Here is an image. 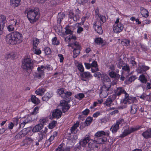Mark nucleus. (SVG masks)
I'll return each instance as SVG.
<instances>
[{
  "mask_svg": "<svg viewBox=\"0 0 151 151\" xmlns=\"http://www.w3.org/2000/svg\"><path fill=\"white\" fill-rule=\"evenodd\" d=\"M5 39L7 44L13 45L21 43L23 40V38L22 34L15 31L7 35Z\"/></svg>",
  "mask_w": 151,
  "mask_h": 151,
  "instance_id": "f257e3e1",
  "label": "nucleus"
},
{
  "mask_svg": "<svg viewBox=\"0 0 151 151\" xmlns=\"http://www.w3.org/2000/svg\"><path fill=\"white\" fill-rule=\"evenodd\" d=\"M25 14H27L28 19L31 23H34L37 21L40 18V13L39 11L35 9H26L24 12Z\"/></svg>",
  "mask_w": 151,
  "mask_h": 151,
  "instance_id": "f03ea898",
  "label": "nucleus"
},
{
  "mask_svg": "<svg viewBox=\"0 0 151 151\" xmlns=\"http://www.w3.org/2000/svg\"><path fill=\"white\" fill-rule=\"evenodd\" d=\"M33 63L30 58H25L22 61L21 67L25 70L31 71L33 69Z\"/></svg>",
  "mask_w": 151,
  "mask_h": 151,
  "instance_id": "7ed1b4c3",
  "label": "nucleus"
},
{
  "mask_svg": "<svg viewBox=\"0 0 151 151\" xmlns=\"http://www.w3.org/2000/svg\"><path fill=\"white\" fill-rule=\"evenodd\" d=\"M129 126L128 127V129H124L123 132L121 134L119 137L121 138H124L129 134H130L135 131H137L141 128V127L139 125L136 126L134 127H131L129 129Z\"/></svg>",
  "mask_w": 151,
  "mask_h": 151,
  "instance_id": "20e7f679",
  "label": "nucleus"
},
{
  "mask_svg": "<svg viewBox=\"0 0 151 151\" xmlns=\"http://www.w3.org/2000/svg\"><path fill=\"white\" fill-rule=\"evenodd\" d=\"M81 46L79 43L77 42H76L74 43L73 46L72 47V48L73 49V58H76L80 54L81 51Z\"/></svg>",
  "mask_w": 151,
  "mask_h": 151,
  "instance_id": "39448f33",
  "label": "nucleus"
},
{
  "mask_svg": "<svg viewBox=\"0 0 151 151\" xmlns=\"http://www.w3.org/2000/svg\"><path fill=\"white\" fill-rule=\"evenodd\" d=\"M60 105L61 107L62 111L64 113L68 111L70 107V105L68 104V102L65 100L61 101Z\"/></svg>",
  "mask_w": 151,
  "mask_h": 151,
  "instance_id": "423d86ee",
  "label": "nucleus"
},
{
  "mask_svg": "<svg viewBox=\"0 0 151 151\" xmlns=\"http://www.w3.org/2000/svg\"><path fill=\"white\" fill-rule=\"evenodd\" d=\"M115 99V96L114 95L109 96L105 102L104 103V104L107 106L110 107L114 105L113 102Z\"/></svg>",
  "mask_w": 151,
  "mask_h": 151,
  "instance_id": "0eeeda50",
  "label": "nucleus"
},
{
  "mask_svg": "<svg viewBox=\"0 0 151 151\" xmlns=\"http://www.w3.org/2000/svg\"><path fill=\"white\" fill-rule=\"evenodd\" d=\"M81 80L83 81H86L93 77L92 75L88 72H85L80 74Z\"/></svg>",
  "mask_w": 151,
  "mask_h": 151,
  "instance_id": "6e6552de",
  "label": "nucleus"
},
{
  "mask_svg": "<svg viewBox=\"0 0 151 151\" xmlns=\"http://www.w3.org/2000/svg\"><path fill=\"white\" fill-rule=\"evenodd\" d=\"M113 29L115 33H118L123 30L124 25L121 23H119L118 24H114L113 26Z\"/></svg>",
  "mask_w": 151,
  "mask_h": 151,
  "instance_id": "1a4fd4ad",
  "label": "nucleus"
},
{
  "mask_svg": "<svg viewBox=\"0 0 151 151\" xmlns=\"http://www.w3.org/2000/svg\"><path fill=\"white\" fill-rule=\"evenodd\" d=\"M18 22L16 19H13L11 21V22L7 26V28L9 32H12L14 30L15 27L16 25H18Z\"/></svg>",
  "mask_w": 151,
  "mask_h": 151,
  "instance_id": "9d476101",
  "label": "nucleus"
},
{
  "mask_svg": "<svg viewBox=\"0 0 151 151\" xmlns=\"http://www.w3.org/2000/svg\"><path fill=\"white\" fill-rule=\"evenodd\" d=\"M115 93L112 95L115 96V99L116 98L117 96H119L122 93H125L126 92V91L122 87H117L115 88L114 90Z\"/></svg>",
  "mask_w": 151,
  "mask_h": 151,
  "instance_id": "9b49d317",
  "label": "nucleus"
},
{
  "mask_svg": "<svg viewBox=\"0 0 151 151\" xmlns=\"http://www.w3.org/2000/svg\"><path fill=\"white\" fill-rule=\"evenodd\" d=\"M99 22H95L93 24V28L96 31L99 35L102 34L103 31L101 27V25L99 24Z\"/></svg>",
  "mask_w": 151,
  "mask_h": 151,
  "instance_id": "f8f14e48",
  "label": "nucleus"
},
{
  "mask_svg": "<svg viewBox=\"0 0 151 151\" xmlns=\"http://www.w3.org/2000/svg\"><path fill=\"white\" fill-rule=\"evenodd\" d=\"M28 133V131H27V128L23 129L16 135L15 137V138L17 139H21L25 136Z\"/></svg>",
  "mask_w": 151,
  "mask_h": 151,
  "instance_id": "ddd939ff",
  "label": "nucleus"
},
{
  "mask_svg": "<svg viewBox=\"0 0 151 151\" xmlns=\"http://www.w3.org/2000/svg\"><path fill=\"white\" fill-rule=\"evenodd\" d=\"M90 139L91 138L90 136L87 135L83 138L80 141V144L81 146L84 147L89 141Z\"/></svg>",
  "mask_w": 151,
  "mask_h": 151,
  "instance_id": "4468645a",
  "label": "nucleus"
},
{
  "mask_svg": "<svg viewBox=\"0 0 151 151\" xmlns=\"http://www.w3.org/2000/svg\"><path fill=\"white\" fill-rule=\"evenodd\" d=\"M35 120V119L32 118L31 116L29 115L24 119L23 122L19 124V128H23L26 124L32 122Z\"/></svg>",
  "mask_w": 151,
  "mask_h": 151,
  "instance_id": "2eb2a0df",
  "label": "nucleus"
},
{
  "mask_svg": "<svg viewBox=\"0 0 151 151\" xmlns=\"http://www.w3.org/2000/svg\"><path fill=\"white\" fill-rule=\"evenodd\" d=\"M65 144L63 143L60 144L55 151H70V148L68 147H63Z\"/></svg>",
  "mask_w": 151,
  "mask_h": 151,
  "instance_id": "dca6fc26",
  "label": "nucleus"
},
{
  "mask_svg": "<svg viewBox=\"0 0 151 151\" xmlns=\"http://www.w3.org/2000/svg\"><path fill=\"white\" fill-rule=\"evenodd\" d=\"M125 97L122 100V102L125 104H129L133 101L132 98L130 96L129 94L126 92L124 93Z\"/></svg>",
  "mask_w": 151,
  "mask_h": 151,
  "instance_id": "f3484780",
  "label": "nucleus"
},
{
  "mask_svg": "<svg viewBox=\"0 0 151 151\" xmlns=\"http://www.w3.org/2000/svg\"><path fill=\"white\" fill-rule=\"evenodd\" d=\"M109 132L108 131L106 132L103 131H100L97 132L96 133L95 136L99 138L102 137V136H109Z\"/></svg>",
  "mask_w": 151,
  "mask_h": 151,
  "instance_id": "a211bd4d",
  "label": "nucleus"
},
{
  "mask_svg": "<svg viewBox=\"0 0 151 151\" xmlns=\"http://www.w3.org/2000/svg\"><path fill=\"white\" fill-rule=\"evenodd\" d=\"M79 122L77 121L76 123L74 124L73 126L70 129L71 132L72 134H76L77 133L78 129L77 128L79 125Z\"/></svg>",
  "mask_w": 151,
  "mask_h": 151,
  "instance_id": "6ab92c4d",
  "label": "nucleus"
},
{
  "mask_svg": "<svg viewBox=\"0 0 151 151\" xmlns=\"http://www.w3.org/2000/svg\"><path fill=\"white\" fill-rule=\"evenodd\" d=\"M142 135L145 139H147L151 138V130H147L142 133Z\"/></svg>",
  "mask_w": 151,
  "mask_h": 151,
  "instance_id": "aec40b11",
  "label": "nucleus"
},
{
  "mask_svg": "<svg viewBox=\"0 0 151 151\" xmlns=\"http://www.w3.org/2000/svg\"><path fill=\"white\" fill-rule=\"evenodd\" d=\"M61 111L60 110L57 109L53 112L52 116L53 117L59 118L61 117Z\"/></svg>",
  "mask_w": 151,
  "mask_h": 151,
  "instance_id": "412c9836",
  "label": "nucleus"
},
{
  "mask_svg": "<svg viewBox=\"0 0 151 151\" xmlns=\"http://www.w3.org/2000/svg\"><path fill=\"white\" fill-rule=\"evenodd\" d=\"M46 91L44 88L40 87L35 91V93L38 95L42 96Z\"/></svg>",
  "mask_w": 151,
  "mask_h": 151,
  "instance_id": "4be33fe9",
  "label": "nucleus"
},
{
  "mask_svg": "<svg viewBox=\"0 0 151 151\" xmlns=\"http://www.w3.org/2000/svg\"><path fill=\"white\" fill-rule=\"evenodd\" d=\"M107 136H102V137L98 138L97 139V142L98 143L104 144L107 141Z\"/></svg>",
  "mask_w": 151,
  "mask_h": 151,
  "instance_id": "5701e85b",
  "label": "nucleus"
},
{
  "mask_svg": "<svg viewBox=\"0 0 151 151\" xmlns=\"http://www.w3.org/2000/svg\"><path fill=\"white\" fill-rule=\"evenodd\" d=\"M33 141V140L32 138L29 137H26L23 141L24 145H32Z\"/></svg>",
  "mask_w": 151,
  "mask_h": 151,
  "instance_id": "b1692460",
  "label": "nucleus"
},
{
  "mask_svg": "<svg viewBox=\"0 0 151 151\" xmlns=\"http://www.w3.org/2000/svg\"><path fill=\"white\" fill-rule=\"evenodd\" d=\"M44 72L43 70H37V71L35 73V77L39 79L41 78L44 75Z\"/></svg>",
  "mask_w": 151,
  "mask_h": 151,
  "instance_id": "393cba45",
  "label": "nucleus"
},
{
  "mask_svg": "<svg viewBox=\"0 0 151 151\" xmlns=\"http://www.w3.org/2000/svg\"><path fill=\"white\" fill-rule=\"evenodd\" d=\"M138 109V107L137 105L134 104H132L130 107L131 114H134Z\"/></svg>",
  "mask_w": 151,
  "mask_h": 151,
  "instance_id": "a878e982",
  "label": "nucleus"
},
{
  "mask_svg": "<svg viewBox=\"0 0 151 151\" xmlns=\"http://www.w3.org/2000/svg\"><path fill=\"white\" fill-rule=\"evenodd\" d=\"M140 13L142 16L145 18H147L149 16L148 11L143 8H141Z\"/></svg>",
  "mask_w": 151,
  "mask_h": 151,
  "instance_id": "bb28decb",
  "label": "nucleus"
},
{
  "mask_svg": "<svg viewBox=\"0 0 151 151\" xmlns=\"http://www.w3.org/2000/svg\"><path fill=\"white\" fill-rule=\"evenodd\" d=\"M122 69L123 72H126L129 74L130 71V69L129 65L127 63H125L122 67Z\"/></svg>",
  "mask_w": 151,
  "mask_h": 151,
  "instance_id": "cd10ccee",
  "label": "nucleus"
},
{
  "mask_svg": "<svg viewBox=\"0 0 151 151\" xmlns=\"http://www.w3.org/2000/svg\"><path fill=\"white\" fill-rule=\"evenodd\" d=\"M21 0H10L11 5L14 7H17L19 6Z\"/></svg>",
  "mask_w": 151,
  "mask_h": 151,
  "instance_id": "c85d7f7f",
  "label": "nucleus"
},
{
  "mask_svg": "<svg viewBox=\"0 0 151 151\" xmlns=\"http://www.w3.org/2000/svg\"><path fill=\"white\" fill-rule=\"evenodd\" d=\"M39 124L35 125L32 129V131L34 132H39L43 128L42 125Z\"/></svg>",
  "mask_w": 151,
  "mask_h": 151,
  "instance_id": "c756f323",
  "label": "nucleus"
},
{
  "mask_svg": "<svg viewBox=\"0 0 151 151\" xmlns=\"http://www.w3.org/2000/svg\"><path fill=\"white\" fill-rule=\"evenodd\" d=\"M119 126L116 124H114L111 127L110 130L111 131L112 133H114L117 132L119 129Z\"/></svg>",
  "mask_w": 151,
  "mask_h": 151,
  "instance_id": "7c9ffc66",
  "label": "nucleus"
},
{
  "mask_svg": "<svg viewBox=\"0 0 151 151\" xmlns=\"http://www.w3.org/2000/svg\"><path fill=\"white\" fill-rule=\"evenodd\" d=\"M47 132L45 131H42L38 133L39 137L38 138V141L39 142L43 139L45 137V134Z\"/></svg>",
  "mask_w": 151,
  "mask_h": 151,
  "instance_id": "2f4dec72",
  "label": "nucleus"
},
{
  "mask_svg": "<svg viewBox=\"0 0 151 151\" xmlns=\"http://www.w3.org/2000/svg\"><path fill=\"white\" fill-rule=\"evenodd\" d=\"M31 99L32 102L34 104H38L40 102V100L35 95H32L31 96Z\"/></svg>",
  "mask_w": 151,
  "mask_h": 151,
  "instance_id": "473e14b6",
  "label": "nucleus"
},
{
  "mask_svg": "<svg viewBox=\"0 0 151 151\" xmlns=\"http://www.w3.org/2000/svg\"><path fill=\"white\" fill-rule=\"evenodd\" d=\"M32 42L33 49L37 48L38 44L40 43L39 40L36 37L34 38Z\"/></svg>",
  "mask_w": 151,
  "mask_h": 151,
  "instance_id": "72a5a7b5",
  "label": "nucleus"
},
{
  "mask_svg": "<svg viewBox=\"0 0 151 151\" xmlns=\"http://www.w3.org/2000/svg\"><path fill=\"white\" fill-rule=\"evenodd\" d=\"M93 121V118L91 116L88 117L86 119L85 122V125L86 126H88L90 125Z\"/></svg>",
  "mask_w": 151,
  "mask_h": 151,
  "instance_id": "f704fd0d",
  "label": "nucleus"
},
{
  "mask_svg": "<svg viewBox=\"0 0 151 151\" xmlns=\"http://www.w3.org/2000/svg\"><path fill=\"white\" fill-rule=\"evenodd\" d=\"M15 57V55L13 52H9L7 53L5 55V58L6 59L10 58L11 59H13Z\"/></svg>",
  "mask_w": 151,
  "mask_h": 151,
  "instance_id": "c9c22d12",
  "label": "nucleus"
},
{
  "mask_svg": "<svg viewBox=\"0 0 151 151\" xmlns=\"http://www.w3.org/2000/svg\"><path fill=\"white\" fill-rule=\"evenodd\" d=\"M65 33L66 35H72L73 33V31H72L70 28V27L68 25L65 28Z\"/></svg>",
  "mask_w": 151,
  "mask_h": 151,
  "instance_id": "e433bc0d",
  "label": "nucleus"
},
{
  "mask_svg": "<svg viewBox=\"0 0 151 151\" xmlns=\"http://www.w3.org/2000/svg\"><path fill=\"white\" fill-rule=\"evenodd\" d=\"M85 96L84 94L83 93H80L75 95L74 97L79 100H81Z\"/></svg>",
  "mask_w": 151,
  "mask_h": 151,
  "instance_id": "4c0bfd02",
  "label": "nucleus"
},
{
  "mask_svg": "<svg viewBox=\"0 0 151 151\" xmlns=\"http://www.w3.org/2000/svg\"><path fill=\"white\" fill-rule=\"evenodd\" d=\"M58 134V132H57L54 131L48 139L49 140L52 142L54 140L55 138L57 136Z\"/></svg>",
  "mask_w": 151,
  "mask_h": 151,
  "instance_id": "58836bf2",
  "label": "nucleus"
},
{
  "mask_svg": "<svg viewBox=\"0 0 151 151\" xmlns=\"http://www.w3.org/2000/svg\"><path fill=\"white\" fill-rule=\"evenodd\" d=\"M139 79L142 83H145L147 81V79L143 74H141L139 76Z\"/></svg>",
  "mask_w": 151,
  "mask_h": 151,
  "instance_id": "ea45409f",
  "label": "nucleus"
},
{
  "mask_svg": "<svg viewBox=\"0 0 151 151\" xmlns=\"http://www.w3.org/2000/svg\"><path fill=\"white\" fill-rule=\"evenodd\" d=\"M105 78L106 79V81H105V80L104 81V86L105 87H106V84H105V83H107L108 84H109V85H108L109 87H108V88L107 89H108L111 86V81H110V79L108 77H107V76L105 77Z\"/></svg>",
  "mask_w": 151,
  "mask_h": 151,
  "instance_id": "a19ab883",
  "label": "nucleus"
},
{
  "mask_svg": "<svg viewBox=\"0 0 151 151\" xmlns=\"http://www.w3.org/2000/svg\"><path fill=\"white\" fill-rule=\"evenodd\" d=\"M95 42L97 45H100L103 43V40L101 37H97L95 38Z\"/></svg>",
  "mask_w": 151,
  "mask_h": 151,
  "instance_id": "79ce46f5",
  "label": "nucleus"
},
{
  "mask_svg": "<svg viewBox=\"0 0 151 151\" xmlns=\"http://www.w3.org/2000/svg\"><path fill=\"white\" fill-rule=\"evenodd\" d=\"M52 44L54 45H57L60 44L59 41L58 40L56 37H54L52 39Z\"/></svg>",
  "mask_w": 151,
  "mask_h": 151,
  "instance_id": "37998d69",
  "label": "nucleus"
},
{
  "mask_svg": "<svg viewBox=\"0 0 151 151\" xmlns=\"http://www.w3.org/2000/svg\"><path fill=\"white\" fill-rule=\"evenodd\" d=\"M47 121V119L46 118H42L40 119L39 121L40 124H39L42 125V127H43L44 125L45 124Z\"/></svg>",
  "mask_w": 151,
  "mask_h": 151,
  "instance_id": "c03bdc74",
  "label": "nucleus"
},
{
  "mask_svg": "<svg viewBox=\"0 0 151 151\" xmlns=\"http://www.w3.org/2000/svg\"><path fill=\"white\" fill-rule=\"evenodd\" d=\"M124 122V120L122 118H120L116 121L115 123L117 125L119 126V125H122Z\"/></svg>",
  "mask_w": 151,
  "mask_h": 151,
  "instance_id": "a18cd8bd",
  "label": "nucleus"
},
{
  "mask_svg": "<svg viewBox=\"0 0 151 151\" xmlns=\"http://www.w3.org/2000/svg\"><path fill=\"white\" fill-rule=\"evenodd\" d=\"M64 95L63 96V95L61 96L63 97L64 99H65L67 98H68L71 96L72 95V93L71 91H66L65 92Z\"/></svg>",
  "mask_w": 151,
  "mask_h": 151,
  "instance_id": "49530a36",
  "label": "nucleus"
},
{
  "mask_svg": "<svg viewBox=\"0 0 151 151\" xmlns=\"http://www.w3.org/2000/svg\"><path fill=\"white\" fill-rule=\"evenodd\" d=\"M99 17L100 18V24L101 25H102L106 21V17L103 15H99Z\"/></svg>",
  "mask_w": 151,
  "mask_h": 151,
  "instance_id": "de8ad7c7",
  "label": "nucleus"
},
{
  "mask_svg": "<svg viewBox=\"0 0 151 151\" xmlns=\"http://www.w3.org/2000/svg\"><path fill=\"white\" fill-rule=\"evenodd\" d=\"M64 16V14L63 13H59L58 14V17L57 18L58 22L60 23Z\"/></svg>",
  "mask_w": 151,
  "mask_h": 151,
  "instance_id": "09e8293b",
  "label": "nucleus"
},
{
  "mask_svg": "<svg viewBox=\"0 0 151 151\" xmlns=\"http://www.w3.org/2000/svg\"><path fill=\"white\" fill-rule=\"evenodd\" d=\"M124 64L123 60L121 59L118 60V62L116 64V65L118 68L120 69L122 67L123 65H124Z\"/></svg>",
  "mask_w": 151,
  "mask_h": 151,
  "instance_id": "8fccbe9b",
  "label": "nucleus"
},
{
  "mask_svg": "<svg viewBox=\"0 0 151 151\" xmlns=\"http://www.w3.org/2000/svg\"><path fill=\"white\" fill-rule=\"evenodd\" d=\"M135 59L133 57L131 58V60L130 61V63L134 67H136L137 66V63L135 61Z\"/></svg>",
  "mask_w": 151,
  "mask_h": 151,
  "instance_id": "3c124183",
  "label": "nucleus"
},
{
  "mask_svg": "<svg viewBox=\"0 0 151 151\" xmlns=\"http://www.w3.org/2000/svg\"><path fill=\"white\" fill-rule=\"evenodd\" d=\"M57 122L55 121H52V122L49 123V128L50 129H52L54 128L56 125Z\"/></svg>",
  "mask_w": 151,
  "mask_h": 151,
  "instance_id": "603ef678",
  "label": "nucleus"
},
{
  "mask_svg": "<svg viewBox=\"0 0 151 151\" xmlns=\"http://www.w3.org/2000/svg\"><path fill=\"white\" fill-rule=\"evenodd\" d=\"M78 70L81 73H83L84 70V69L83 65L81 63H79L77 66Z\"/></svg>",
  "mask_w": 151,
  "mask_h": 151,
  "instance_id": "864d4df0",
  "label": "nucleus"
},
{
  "mask_svg": "<svg viewBox=\"0 0 151 151\" xmlns=\"http://www.w3.org/2000/svg\"><path fill=\"white\" fill-rule=\"evenodd\" d=\"M39 107L38 106L35 107L33 109V111L31 112V114L32 118V115H36L39 112Z\"/></svg>",
  "mask_w": 151,
  "mask_h": 151,
  "instance_id": "5fc2aeb1",
  "label": "nucleus"
},
{
  "mask_svg": "<svg viewBox=\"0 0 151 151\" xmlns=\"http://www.w3.org/2000/svg\"><path fill=\"white\" fill-rule=\"evenodd\" d=\"M108 96L107 92L105 91H102L100 93V96L102 98H105Z\"/></svg>",
  "mask_w": 151,
  "mask_h": 151,
  "instance_id": "6e6d98bb",
  "label": "nucleus"
},
{
  "mask_svg": "<svg viewBox=\"0 0 151 151\" xmlns=\"http://www.w3.org/2000/svg\"><path fill=\"white\" fill-rule=\"evenodd\" d=\"M44 50L46 55H50L51 53V50L50 48L48 47H45L44 48Z\"/></svg>",
  "mask_w": 151,
  "mask_h": 151,
  "instance_id": "4d7b16f0",
  "label": "nucleus"
},
{
  "mask_svg": "<svg viewBox=\"0 0 151 151\" xmlns=\"http://www.w3.org/2000/svg\"><path fill=\"white\" fill-rule=\"evenodd\" d=\"M121 43L124 46H127L129 44L130 41L127 39H124L122 41Z\"/></svg>",
  "mask_w": 151,
  "mask_h": 151,
  "instance_id": "13d9d810",
  "label": "nucleus"
},
{
  "mask_svg": "<svg viewBox=\"0 0 151 151\" xmlns=\"http://www.w3.org/2000/svg\"><path fill=\"white\" fill-rule=\"evenodd\" d=\"M20 118L14 117L13 118V122L14 125L17 126L19 122V119Z\"/></svg>",
  "mask_w": 151,
  "mask_h": 151,
  "instance_id": "bf43d9fd",
  "label": "nucleus"
},
{
  "mask_svg": "<svg viewBox=\"0 0 151 151\" xmlns=\"http://www.w3.org/2000/svg\"><path fill=\"white\" fill-rule=\"evenodd\" d=\"M136 71L138 73H142L144 72L142 66L138 67L136 69Z\"/></svg>",
  "mask_w": 151,
  "mask_h": 151,
  "instance_id": "052dcab7",
  "label": "nucleus"
},
{
  "mask_svg": "<svg viewBox=\"0 0 151 151\" xmlns=\"http://www.w3.org/2000/svg\"><path fill=\"white\" fill-rule=\"evenodd\" d=\"M6 17L4 16L1 15V24L2 23V25H4Z\"/></svg>",
  "mask_w": 151,
  "mask_h": 151,
  "instance_id": "680f3d73",
  "label": "nucleus"
},
{
  "mask_svg": "<svg viewBox=\"0 0 151 151\" xmlns=\"http://www.w3.org/2000/svg\"><path fill=\"white\" fill-rule=\"evenodd\" d=\"M80 19V17L78 14H75L74 15L73 18V20L75 22H77Z\"/></svg>",
  "mask_w": 151,
  "mask_h": 151,
  "instance_id": "e2e57ef3",
  "label": "nucleus"
},
{
  "mask_svg": "<svg viewBox=\"0 0 151 151\" xmlns=\"http://www.w3.org/2000/svg\"><path fill=\"white\" fill-rule=\"evenodd\" d=\"M139 46L141 48L142 50L143 51H146L147 50V47L146 45H145L142 44L140 43H139Z\"/></svg>",
  "mask_w": 151,
  "mask_h": 151,
  "instance_id": "0e129e2a",
  "label": "nucleus"
},
{
  "mask_svg": "<svg viewBox=\"0 0 151 151\" xmlns=\"http://www.w3.org/2000/svg\"><path fill=\"white\" fill-rule=\"evenodd\" d=\"M90 113V110L88 109H86L82 111V113L84 115L87 116L88 114Z\"/></svg>",
  "mask_w": 151,
  "mask_h": 151,
  "instance_id": "69168bd1",
  "label": "nucleus"
},
{
  "mask_svg": "<svg viewBox=\"0 0 151 151\" xmlns=\"http://www.w3.org/2000/svg\"><path fill=\"white\" fill-rule=\"evenodd\" d=\"M77 32L78 34H80L83 30V28L80 26H77Z\"/></svg>",
  "mask_w": 151,
  "mask_h": 151,
  "instance_id": "338daca9",
  "label": "nucleus"
},
{
  "mask_svg": "<svg viewBox=\"0 0 151 151\" xmlns=\"http://www.w3.org/2000/svg\"><path fill=\"white\" fill-rule=\"evenodd\" d=\"M109 75L111 78H115L116 76V73L115 72L112 71L109 72Z\"/></svg>",
  "mask_w": 151,
  "mask_h": 151,
  "instance_id": "774afa93",
  "label": "nucleus"
}]
</instances>
